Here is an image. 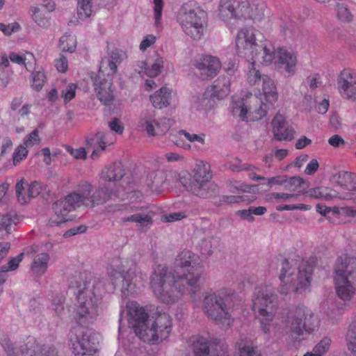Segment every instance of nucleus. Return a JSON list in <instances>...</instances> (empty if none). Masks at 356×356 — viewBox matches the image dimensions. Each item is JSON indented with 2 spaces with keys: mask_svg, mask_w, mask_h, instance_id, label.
I'll list each match as a JSON object with an SVG mask.
<instances>
[{
  "mask_svg": "<svg viewBox=\"0 0 356 356\" xmlns=\"http://www.w3.org/2000/svg\"><path fill=\"white\" fill-rule=\"evenodd\" d=\"M243 0H220L218 16L224 21L232 19H241Z\"/></svg>",
  "mask_w": 356,
  "mask_h": 356,
  "instance_id": "nucleus-23",
  "label": "nucleus"
},
{
  "mask_svg": "<svg viewBox=\"0 0 356 356\" xmlns=\"http://www.w3.org/2000/svg\"><path fill=\"white\" fill-rule=\"evenodd\" d=\"M337 16L339 20L344 22H349L353 19V15L349 9L340 3L337 5Z\"/></svg>",
  "mask_w": 356,
  "mask_h": 356,
  "instance_id": "nucleus-44",
  "label": "nucleus"
},
{
  "mask_svg": "<svg viewBox=\"0 0 356 356\" xmlns=\"http://www.w3.org/2000/svg\"><path fill=\"white\" fill-rule=\"evenodd\" d=\"M117 68L118 65L114 61H112L111 58L105 56L101 61L98 73H101L102 76L104 77H105V75H106V77H112L117 72Z\"/></svg>",
  "mask_w": 356,
  "mask_h": 356,
  "instance_id": "nucleus-37",
  "label": "nucleus"
},
{
  "mask_svg": "<svg viewBox=\"0 0 356 356\" xmlns=\"http://www.w3.org/2000/svg\"><path fill=\"white\" fill-rule=\"evenodd\" d=\"M8 356H58V353L54 346L40 345L32 337L27 338L26 343L20 347L19 353H15L12 343L7 339L2 344Z\"/></svg>",
  "mask_w": 356,
  "mask_h": 356,
  "instance_id": "nucleus-13",
  "label": "nucleus"
},
{
  "mask_svg": "<svg viewBox=\"0 0 356 356\" xmlns=\"http://www.w3.org/2000/svg\"><path fill=\"white\" fill-rule=\"evenodd\" d=\"M231 81L228 76H220L207 87L203 93L202 104L205 109L213 108L217 102L225 98L230 92Z\"/></svg>",
  "mask_w": 356,
  "mask_h": 356,
  "instance_id": "nucleus-15",
  "label": "nucleus"
},
{
  "mask_svg": "<svg viewBox=\"0 0 356 356\" xmlns=\"http://www.w3.org/2000/svg\"><path fill=\"white\" fill-rule=\"evenodd\" d=\"M252 310L257 313L262 332L270 334L275 325L274 318L277 312V295L273 286L264 285L255 289Z\"/></svg>",
  "mask_w": 356,
  "mask_h": 356,
  "instance_id": "nucleus-5",
  "label": "nucleus"
},
{
  "mask_svg": "<svg viewBox=\"0 0 356 356\" xmlns=\"http://www.w3.org/2000/svg\"><path fill=\"white\" fill-rule=\"evenodd\" d=\"M207 13L197 6L184 4L178 15V21L184 31L195 40L200 39L204 29Z\"/></svg>",
  "mask_w": 356,
  "mask_h": 356,
  "instance_id": "nucleus-11",
  "label": "nucleus"
},
{
  "mask_svg": "<svg viewBox=\"0 0 356 356\" xmlns=\"http://www.w3.org/2000/svg\"><path fill=\"white\" fill-rule=\"evenodd\" d=\"M194 356H227V347L218 339L200 337L193 345Z\"/></svg>",
  "mask_w": 356,
  "mask_h": 356,
  "instance_id": "nucleus-18",
  "label": "nucleus"
},
{
  "mask_svg": "<svg viewBox=\"0 0 356 356\" xmlns=\"http://www.w3.org/2000/svg\"><path fill=\"white\" fill-rule=\"evenodd\" d=\"M110 129L118 134H122L124 131V127L121 124L119 119L114 118L108 123Z\"/></svg>",
  "mask_w": 356,
  "mask_h": 356,
  "instance_id": "nucleus-62",
  "label": "nucleus"
},
{
  "mask_svg": "<svg viewBox=\"0 0 356 356\" xmlns=\"http://www.w3.org/2000/svg\"><path fill=\"white\" fill-rule=\"evenodd\" d=\"M108 274L113 284L115 286L122 283V296L127 297L135 292L137 266L132 261L122 260L119 257L113 258L108 268Z\"/></svg>",
  "mask_w": 356,
  "mask_h": 356,
  "instance_id": "nucleus-8",
  "label": "nucleus"
},
{
  "mask_svg": "<svg viewBox=\"0 0 356 356\" xmlns=\"http://www.w3.org/2000/svg\"><path fill=\"white\" fill-rule=\"evenodd\" d=\"M127 307L130 316L129 325L144 342L155 343L169 337L172 327L169 314L157 312L154 321L150 323L147 311L136 302H129Z\"/></svg>",
  "mask_w": 356,
  "mask_h": 356,
  "instance_id": "nucleus-3",
  "label": "nucleus"
},
{
  "mask_svg": "<svg viewBox=\"0 0 356 356\" xmlns=\"http://www.w3.org/2000/svg\"><path fill=\"white\" fill-rule=\"evenodd\" d=\"M312 312H307L303 307H296L288 315L290 331L297 336H302L305 332L311 334L314 330V325L311 321Z\"/></svg>",
  "mask_w": 356,
  "mask_h": 356,
  "instance_id": "nucleus-17",
  "label": "nucleus"
},
{
  "mask_svg": "<svg viewBox=\"0 0 356 356\" xmlns=\"http://www.w3.org/2000/svg\"><path fill=\"white\" fill-rule=\"evenodd\" d=\"M143 127H145V131L149 136H154V134H159L158 131H155V127H156V121L154 120H145L141 122Z\"/></svg>",
  "mask_w": 356,
  "mask_h": 356,
  "instance_id": "nucleus-54",
  "label": "nucleus"
},
{
  "mask_svg": "<svg viewBox=\"0 0 356 356\" xmlns=\"http://www.w3.org/2000/svg\"><path fill=\"white\" fill-rule=\"evenodd\" d=\"M338 90L346 99L356 102V71L350 68L342 70L337 77Z\"/></svg>",
  "mask_w": 356,
  "mask_h": 356,
  "instance_id": "nucleus-19",
  "label": "nucleus"
},
{
  "mask_svg": "<svg viewBox=\"0 0 356 356\" xmlns=\"http://www.w3.org/2000/svg\"><path fill=\"white\" fill-rule=\"evenodd\" d=\"M212 175L210 172V165L207 162L201 161L197 164L192 176L188 172L179 175V181L189 192L201 198L209 197V181Z\"/></svg>",
  "mask_w": 356,
  "mask_h": 356,
  "instance_id": "nucleus-9",
  "label": "nucleus"
},
{
  "mask_svg": "<svg viewBox=\"0 0 356 356\" xmlns=\"http://www.w3.org/2000/svg\"><path fill=\"white\" fill-rule=\"evenodd\" d=\"M334 181L340 186L354 191L356 186V175L347 171H341L333 176Z\"/></svg>",
  "mask_w": 356,
  "mask_h": 356,
  "instance_id": "nucleus-31",
  "label": "nucleus"
},
{
  "mask_svg": "<svg viewBox=\"0 0 356 356\" xmlns=\"http://www.w3.org/2000/svg\"><path fill=\"white\" fill-rule=\"evenodd\" d=\"M254 167L247 164L243 163L238 159H235L234 161L229 163V168L233 172H241L243 170H252Z\"/></svg>",
  "mask_w": 356,
  "mask_h": 356,
  "instance_id": "nucleus-46",
  "label": "nucleus"
},
{
  "mask_svg": "<svg viewBox=\"0 0 356 356\" xmlns=\"http://www.w3.org/2000/svg\"><path fill=\"white\" fill-rule=\"evenodd\" d=\"M72 353L75 356H93L97 348L92 338V332L83 327L74 330L70 336Z\"/></svg>",
  "mask_w": 356,
  "mask_h": 356,
  "instance_id": "nucleus-16",
  "label": "nucleus"
},
{
  "mask_svg": "<svg viewBox=\"0 0 356 356\" xmlns=\"http://www.w3.org/2000/svg\"><path fill=\"white\" fill-rule=\"evenodd\" d=\"M171 92L167 87H162L150 96V101L154 107L163 108L170 103Z\"/></svg>",
  "mask_w": 356,
  "mask_h": 356,
  "instance_id": "nucleus-30",
  "label": "nucleus"
},
{
  "mask_svg": "<svg viewBox=\"0 0 356 356\" xmlns=\"http://www.w3.org/2000/svg\"><path fill=\"white\" fill-rule=\"evenodd\" d=\"M246 196L222 195L220 197V204L240 203L246 200Z\"/></svg>",
  "mask_w": 356,
  "mask_h": 356,
  "instance_id": "nucleus-49",
  "label": "nucleus"
},
{
  "mask_svg": "<svg viewBox=\"0 0 356 356\" xmlns=\"http://www.w3.org/2000/svg\"><path fill=\"white\" fill-rule=\"evenodd\" d=\"M255 31L252 28H243L237 35L236 46L239 56L249 62L248 81L251 85H259L263 75L255 67V63L270 65L277 58L279 67L284 68L289 75L296 70V57L291 51L283 49L275 51L270 43L259 44L256 41Z\"/></svg>",
  "mask_w": 356,
  "mask_h": 356,
  "instance_id": "nucleus-2",
  "label": "nucleus"
},
{
  "mask_svg": "<svg viewBox=\"0 0 356 356\" xmlns=\"http://www.w3.org/2000/svg\"><path fill=\"white\" fill-rule=\"evenodd\" d=\"M165 181V176L163 172H152L147 175V185L152 191L160 193Z\"/></svg>",
  "mask_w": 356,
  "mask_h": 356,
  "instance_id": "nucleus-34",
  "label": "nucleus"
},
{
  "mask_svg": "<svg viewBox=\"0 0 356 356\" xmlns=\"http://www.w3.org/2000/svg\"><path fill=\"white\" fill-rule=\"evenodd\" d=\"M92 0H78L77 15L79 19L83 20L92 14Z\"/></svg>",
  "mask_w": 356,
  "mask_h": 356,
  "instance_id": "nucleus-38",
  "label": "nucleus"
},
{
  "mask_svg": "<svg viewBox=\"0 0 356 356\" xmlns=\"http://www.w3.org/2000/svg\"><path fill=\"white\" fill-rule=\"evenodd\" d=\"M156 42V37L153 35H146L140 44V49L145 51L148 47Z\"/></svg>",
  "mask_w": 356,
  "mask_h": 356,
  "instance_id": "nucleus-58",
  "label": "nucleus"
},
{
  "mask_svg": "<svg viewBox=\"0 0 356 356\" xmlns=\"http://www.w3.org/2000/svg\"><path fill=\"white\" fill-rule=\"evenodd\" d=\"M164 60L160 56H157L154 61L152 64H148L147 62L141 63V71L149 77H154L158 76L161 72V69L163 67Z\"/></svg>",
  "mask_w": 356,
  "mask_h": 356,
  "instance_id": "nucleus-35",
  "label": "nucleus"
},
{
  "mask_svg": "<svg viewBox=\"0 0 356 356\" xmlns=\"http://www.w3.org/2000/svg\"><path fill=\"white\" fill-rule=\"evenodd\" d=\"M92 185L88 181H81L79 184V189L77 191L80 197L81 205L94 207L95 205L102 204L109 199H120L125 200L129 198V192L120 191L119 189L109 191L107 187L99 188L91 194Z\"/></svg>",
  "mask_w": 356,
  "mask_h": 356,
  "instance_id": "nucleus-10",
  "label": "nucleus"
},
{
  "mask_svg": "<svg viewBox=\"0 0 356 356\" xmlns=\"http://www.w3.org/2000/svg\"><path fill=\"white\" fill-rule=\"evenodd\" d=\"M28 152V150L24 145H19L13 154V164L16 165L19 162L25 159L27 156Z\"/></svg>",
  "mask_w": 356,
  "mask_h": 356,
  "instance_id": "nucleus-48",
  "label": "nucleus"
},
{
  "mask_svg": "<svg viewBox=\"0 0 356 356\" xmlns=\"http://www.w3.org/2000/svg\"><path fill=\"white\" fill-rule=\"evenodd\" d=\"M175 267L184 269L181 275L176 270L159 265L150 276V286L159 300L165 304H174L190 289L193 293L199 289L204 275V267L200 257L190 250L181 251L176 257Z\"/></svg>",
  "mask_w": 356,
  "mask_h": 356,
  "instance_id": "nucleus-1",
  "label": "nucleus"
},
{
  "mask_svg": "<svg viewBox=\"0 0 356 356\" xmlns=\"http://www.w3.org/2000/svg\"><path fill=\"white\" fill-rule=\"evenodd\" d=\"M239 356H261L253 346H244L239 350Z\"/></svg>",
  "mask_w": 356,
  "mask_h": 356,
  "instance_id": "nucleus-57",
  "label": "nucleus"
},
{
  "mask_svg": "<svg viewBox=\"0 0 356 356\" xmlns=\"http://www.w3.org/2000/svg\"><path fill=\"white\" fill-rule=\"evenodd\" d=\"M306 82L307 84L309 86V88H311L312 90L316 89V88L319 87L321 84L320 77L318 74L308 76L306 79Z\"/></svg>",
  "mask_w": 356,
  "mask_h": 356,
  "instance_id": "nucleus-61",
  "label": "nucleus"
},
{
  "mask_svg": "<svg viewBox=\"0 0 356 356\" xmlns=\"http://www.w3.org/2000/svg\"><path fill=\"white\" fill-rule=\"evenodd\" d=\"M32 84L31 88L39 92L42 90L44 83L46 82V75L42 70H35L32 72Z\"/></svg>",
  "mask_w": 356,
  "mask_h": 356,
  "instance_id": "nucleus-40",
  "label": "nucleus"
},
{
  "mask_svg": "<svg viewBox=\"0 0 356 356\" xmlns=\"http://www.w3.org/2000/svg\"><path fill=\"white\" fill-rule=\"evenodd\" d=\"M273 133L276 140H291L294 138V131L289 129L285 118L277 114L272 120Z\"/></svg>",
  "mask_w": 356,
  "mask_h": 356,
  "instance_id": "nucleus-24",
  "label": "nucleus"
},
{
  "mask_svg": "<svg viewBox=\"0 0 356 356\" xmlns=\"http://www.w3.org/2000/svg\"><path fill=\"white\" fill-rule=\"evenodd\" d=\"M24 254L22 252L17 257L10 259L6 265H3L1 267V272L7 273L8 271L16 270L18 268L19 263L22 261Z\"/></svg>",
  "mask_w": 356,
  "mask_h": 356,
  "instance_id": "nucleus-43",
  "label": "nucleus"
},
{
  "mask_svg": "<svg viewBox=\"0 0 356 356\" xmlns=\"http://www.w3.org/2000/svg\"><path fill=\"white\" fill-rule=\"evenodd\" d=\"M347 256L337 259L334 267L336 292L342 300H350L356 292V267Z\"/></svg>",
  "mask_w": 356,
  "mask_h": 356,
  "instance_id": "nucleus-6",
  "label": "nucleus"
},
{
  "mask_svg": "<svg viewBox=\"0 0 356 356\" xmlns=\"http://www.w3.org/2000/svg\"><path fill=\"white\" fill-rule=\"evenodd\" d=\"M15 219L10 214H0V239H6L11 234Z\"/></svg>",
  "mask_w": 356,
  "mask_h": 356,
  "instance_id": "nucleus-36",
  "label": "nucleus"
},
{
  "mask_svg": "<svg viewBox=\"0 0 356 356\" xmlns=\"http://www.w3.org/2000/svg\"><path fill=\"white\" fill-rule=\"evenodd\" d=\"M93 85L98 99L105 106L111 105L115 99L113 78L104 77L101 73H98L93 79Z\"/></svg>",
  "mask_w": 356,
  "mask_h": 356,
  "instance_id": "nucleus-20",
  "label": "nucleus"
},
{
  "mask_svg": "<svg viewBox=\"0 0 356 356\" xmlns=\"http://www.w3.org/2000/svg\"><path fill=\"white\" fill-rule=\"evenodd\" d=\"M32 11L33 19L38 26L42 28H47L49 26V21L46 17H44L43 10L41 8L34 7L33 8Z\"/></svg>",
  "mask_w": 356,
  "mask_h": 356,
  "instance_id": "nucleus-42",
  "label": "nucleus"
},
{
  "mask_svg": "<svg viewBox=\"0 0 356 356\" xmlns=\"http://www.w3.org/2000/svg\"><path fill=\"white\" fill-rule=\"evenodd\" d=\"M281 273L280 280L281 282L280 292L282 294H288L291 291H298V288H306L309 286L312 280L314 267L308 261L302 262L298 267V274L296 280L292 277L294 270L286 259H282Z\"/></svg>",
  "mask_w": 356,
  "mask_h": 356,
  "instance_id": "nucleus-7",
  "label": "nucleus"
},
{
  "mask_svg": "<svg viewBox=\"0 0 356 356\" xmlns=\"http://www.w3.org/2000/svg\"><path fill=\"white\" fill-rule=\"evenodd\" d=\"M125 175V170L123 168L122 164L120 162H115L110 166L104 168L102 172V179L109 183H114L116 189H119L120 191L124 190L125 191H129V195L132 193V191L129 190H125L124 188H122L121 186H118L117 182L120 181Z\"/></svg>",
  "mask_w": 356,
  "mask_h": 356,
  "instance_id": "nucleus-26",
  "label": "nucleus"
},
{
  "mask_svg": "<svg viewBox=\"0 0 356 356\" xmlns=\"http://www.w3.org/2000/svg\"><path fill=\"white\" fill-rule=\"evenodd\" d=\"M153 3L154 5V10L155 24L156 25H158L160 23L161 18L163 2V0H153Z\"/></svg>",
  "mask_w": 356,
  "mask_h": 356,
  "instance_id": "nucleus-52",
  "label": "nucleus"
},
{
  "mask_svg": "<svg viewBox=\"0 0 356 356\" xmlns=\"http://www.w3.org/2000/svg\"><path fill=\"white\" fill-rule=\"evenodd\" d=\"M55 66L58 71L65 72L68 66L67 58L63 55H60L59 58L56 60Z\"/></svg>",
  "mask_w": 356,
  "mask_h": 356,
  "instance_id": "nucleus-59",
  "label": "nucleus"
},
{
  "mask_svg": "<svg viewBox=\"0 0 356 356\" xmlns=\"http://www.w3.org/2000/svg\"><path fill=\"white\" fill-rule=\"evenodd\" d=\"M195 67L200 71L202 79H211L217 75L221 68L220 60L215 56L206 55L194 61Z\"/></svg>",
  "mask_w": 356,
  "mask_h": 356,
  "instance_id": "nucleus-22",
  "label": "nucleus"
},
{
  "mask_svg": "<svg viewBox=\"0 0 356 356\" xmlns=\"http://www.w3.org/2000/svg\"><path fill=\"white\" fill-rule=\"evenodd\" d=\"M172 122L170 119L163 118L160 122H156V129L158 134H163L167 131L171 127Z\"/></svg>",
  "mask_w": 356,
  "mask_h": 356,
  "instance_id": "nucleus-56",
  "label": "nucleus"
},
{
  "mask_svg": "<svg viewBox=\"0 0 356 356\" xmlns=\"http://www.w3.org/2000/svg\"><path fill=\"white\" fill-rule=\"evenodd\" d=\"M50 256L47 252L35 254L31 264V270L37 276L43 275L48 269Z\"/></svg>",
  "mask_w": 356,
  "mask_h": 356,
  "instance_id": "nucleus-29",
  "label": "nucleus"
},
{
  "mask_svg": "<svg viewBox=\"0 0 356 356\" xmlns=\"http://www.w3.org/2000/svg\"><path fill=\"white\" fill-rule=\"evenodd\" d=\"M179 134L184 135L186 138L190 142H199L201 144H204V135L191 134L185 130H180Z\"/></svg>",
  "mask_w": 356,
  "mask_h": 356,
  "instance_id": "nucleus-55",
  "label": "nucleus"
},
{
  "mask_svg": "<svg viewBox=\"0 0 356 356\" xmlns=\"http://www.w3.org/2000/svg\"><path fill=\"white\" fill-rule=\"evenodd\" d=\"M108 134L98 132L93 137L88 138L86 140L88 148H93L91 154V158L93 160L97 159L101 152L106 149V141Z\"/></svg>",
  "mask_w": 356,
  "mask_h": 356,
  "instance_id": "nucleus-28",
  "label": "nucleus"
},
{
  "mask_svg": "<svg viewBox=\"0 0 356 356\" xmlns=\"http://www.w3.org/2000/svg\"><path fill=\"white\" fill-rule=\"evenodd\" d=\"M68 152L76 159H84L86 158L87 153L83 147H80L79 149L70 148L68 149Z\"/></svg>",
  "mask_w": 356,
  "mask_h": 356,
  "instance_id": "nucleus-60",
  "label": "nucleus"
},
{
  "mask_svg": "<svg viewBox=\"0 0 356 356\" xmlns=\"http://www.w3.org/2000/svg\"><path fill=\"white\" fill-rule=\"evenodd\" d=\"M332 340L330 338L325 337L321 339L314 348V352L318 353L320 355H323L328 351Z\"/></svg>",
  "mask_w": 356,
  "mask_h": 356,
  "instance_id": "nucleus-47",
  "label": "nucleus"
},
{
  "mask_svg": "<svg viewBox=\"0 0 356 356\" xmlns=\"http://www.w3.org/2000/svg\"><path fill=\"white\" fill-rule=\"evenodd\" d=\"M87 227L85 225H80L76 227L71 228L66 231L64 234V237L67 238L72 236H74L77 234L83 233L86 231Z\"/></svg>",
  "mask_w": 356,
  "mask_h": 356,
  "instance_id": "nucleus-63",
  "label": "nucleus"
},
{
  "mask_svg": "<svg viewBox=\"0 0 356 356\" xmlns=\"http://www.w3.org/2000/svg\"><path fill=\"white\" fill-rule=\"evenodd\" d=\"M24 184L25 183L21 180L15 186L17 200L22 204L27 203L30 198L37 197L41 191L40 184L38 181H33L30 184H26V188H25Z\"/></svg>",
  "mask_w": 356,
  "mask_h": 356,
  "instance_id": "nucleus-25",
  "label": "nucleus"
},
{
  "mask_svg": "<svg viewBox=\"0 0 356 356\" xmlns=\"http://www.w3.org/2000/svg\"><path fill=\"white\" fill-rule=\"evenodd\" d=\"M262 90L265 99L270 104H273L277 99V92L274 81L267 75H263Z\"/></svg>",
  "mask_w": 356,
  "mask_h": 356,
  "instance_id": "nucleus-33",
  "label": "nucleus"
},
{
  "mask_svg": "<svg viewBox=\"0 0 356 356\" xmlns=\"http://www.w3.org/2000/svg\"><path fill=\"white\" fill-rule=\"evenodd\" d=\"M74 319L78 324L87 326L94 323L99 315L102 284L91 277H82L77 282Z\"/></svg>",
  "mask_w": 356,
  "mask_h": 356,
  "instance_id": "nucleus-4",
  "label": "nucleus"
},
{
  "mask_svg": "<svg viewBox=\"0 0 356 356\" xmlns=\"http://www.w3.org/2000/svg\"><path fill=\"white\" fill-rule=\"evenodd\" d=\"M243 5H245L242 10L241 18L260 20L264 15L265 5L263 2L253 0L251 2L248 0H243Z\"/></svg>",
  "mask_w": 356,
  "mask_h": 356,
  "instance_id": "nucleus-27",
  "label": "nucleus"
},
{
  "mask_svg": "<svg viewBox=\"0 0 356 356\" xmlns=\"http://www.w3.org/2000/svg\"><path fill=\"white\" fill-rule=\"evenodd\" d=\"M40 138L38 129H34L30 134L24 138V145L26 147L33 146L34 143H39Z\"/></svg>",
  "mask_w": 356,
  "mask_h": 356,
  "instance_id": "nucleus-53",
  "label": "nucleus"
},
{
  "mask_svg": "<svg viewBox=\"0 0 356 356\" xmlns=\"http://www.w3.org/2000/svg\"><path fill=\"white\" fill-rule=\"evenodd\" d=\"M346 346L353 355L356 356V325H350L346 337Z\"/></svg>",
  "mask_w": 356,
  "mask_h": 356,
  "instance_id": "nucleus-39",
  "label": "nucleus"
},
{
  "mask_svg": "<svg viewBox=\"0 0 356 356\" xmlns=\"http://www.w3.org/2000/svg\"><path fill=\"white\" fill-rule=\"evenodd\" d=\"M64 298L62 296H57L52 300V309L60 317L65 314Z\"/></svg>",
  "mask_w": 356,
  "mask_h": 356,
  "instance_id": "nucleus-45",
  "label": "nucleus"
},
{
  "mask_svg": "<svg viewBox=\"0 0 356 356\" xmlns=\"http://www.w3.org/2000/svg\"><path fill=\"white\" fill-rule=\"evenodd\" d=\"M122 223L128 222H135L139 225V229L142 232H146L152 225V218L148 214L134 213L127 217L121 218Z\"/></svg>",
  "mask_w": 356,
  "mask_h": 356,
  "instance_id": "nucleus-32",
  "label": "nucleus"
},
{
  "mask_svg": "<svg viewBox=\"0 0 356 356\" xmlns=\"http://www.w3.org/2000/svg\"><path fill=\"white\" fill-rule=\"evenodd\" d=\"M80 197L77 192L67 195L64 199L56 201L53 204L54 216H52L48 222L49 227H60L63 224L71 220L68 213L76 207L81 206Z\"/></svg>",
  "mask_w": 356,
  "mask_h": 356,
  "instance_id": "nucleus-14",
  "label": "nucleus"
},
{
  "mask_svg": "<svg viewBox=\"0 0 356 356\" xmlns=\"http://www.w3.org/2000/svg\"><path fill=\"white\" fill-rule=\"evenodd\" d=\"M307 193L311 197L316 199H323L325 200H330L335 197L334 195L327 193V188L322 187L310 188L307 191Z\"/></svg>",
  "mask_w": 356,
  "mask_h": 356,
  "instance_id": "nucleus-41",
  "label": "nucleus"
},
{
  "mask_svg": "<svg viewBox=\"0 0 356 356\" xmlns=\"http://www.w3.org/2000/svg\"><path fill=\"white\" fill-rule=\"evenodd\" d=\"M252 100L257 104V106H250L248 108L244 106V104L241 102L239 104H236L233 106V115H238L242 120H247L248 118L247 115L249 113L250 115H252L250 120H261L266 115L268 106L257 97H254Z\"/></svg>",
  "mask_w": 356,
  "mask_h": 356,
  "instance_id": "nucleus-21",
  "label": "nucleus"
},
{
  "mask_svg": "<svg viewBox=\"0 0 356 356\" xmlns=\"http://www.w3.org/2000/svg\"><path fill=\"white\" fill-rule=\"evenodd\" d=\"M20 26L17 22H13L8 24H4L0 22V31L6 35H10L12 33L17 32Z\"/></svg>",
  "mask_w": 356,
  "mask_h": 356,
  "instance_id": "nucleus-50",
  "label": "nucleus"
},
{
  "mask_svg": "<svg viewBox=\"0 0 356 356\" xmlns=\"http://www.w3.org/2000/svg\"><path fill=\"white\" fill-rule=\"evenodd\" d=\"M226 291L225 290L221 293H210L205 296L203 302L204 310L207 316L223 326L231 324V315L223 296H229L233 293Z\"/></svg>",
  "mask_w": 356,
  "mask_h": 356,
  "instance_id": "nucleus-12",
  "label": "nucleus"
},
{
  "mask_svg": "<svg viewBox=\"0 0 356 356\" xmlns=\"http://www.w3.org/2000/svg\"><path fill=\"white\" fill-rule=\"evenodd\" d=\"M318 162L316 159H312L307 164L305 172L308 175H314L318 168Z\"/></svg>",
  "mask_w": 356,
  "mask_h": 356,
  "instance_id": "nucleus-64",
  "label": "nucleus"
},
{
  "mask_svg": "<svg viewBox=\"0 0 356 356\" xmlns=\"http://www.w3.org/2000/svg\"><path fill=\"white\" fill-rule=\"evenodd\" d=\"M76 88V85L71 83L68 85L65 90L62 91V97L64 99L65 103L69 102L75 97Z\"/></svg>",
  "mask_w": 356,
  "mask_h": 356,
  "instance_id": "nucleus-51",
  "label": "nucleus"
}]
</instances>
